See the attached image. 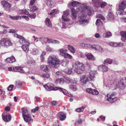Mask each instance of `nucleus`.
I'll use <instances>...</instances> for the list:
<instances>
[{
    "label": "nucleus",
    "mask_w": 126,
    "mask_h": 126,
    "mask_svg": "<svg viewBox=\"0 0 126 126\" xmlns=\"http://www.w3.org/2000/svg\"><path fill=\"white\" fill-rule=\"evenodd\" d=\"M47 62L52 67L57 68L59 66L60 63H61L63 66H66L69 63V61L65 59L60 61L57 58L56 56L51 55L48 58Z\"/></svg>",
    "instance_id": "f257e3e1"
},
{
    "label": "nucleus",
    "mask_w": 126,
    "mask_h": 126,
    "mask_svg": "<svg viewBox=\"0 0 126 126\" xmlns=\"http://www.w3.org/2000/svg\"><path fill=\"white\" fill-rule=\"evenodd\" d=\"M73 68L75 72L78 74H81L84 70L85 65L78 61H75L73 65Z\"/></svg>",
    "instance_id": "f03ea898"
},
{
    "label": "nucleus",
    "mask_w": 126,
    "mask_h": 126,
    "mask_svg": "<svg viewBox=\"0 0 126 126\" xmlns=\"http://www.w3.org/2000/svg\"><path fill=\"white\" fill-rule=\"evenodd\" d=\"M0 44L4 47H7L12 46L13 44L9 39L6 38L1 39Z\"/></svg>",
    "instance_id": "7ed1b4c3"
},
{
    "label": "nucleus",
    "mask_w": 126,
    "mask_h": 126,
    "mask_svg": "<svg viewBox=\"0 0 126 126\" xmlns=\"http://www.w3.org/2000/svg\"><path fill=\"white\" fill-rule=\"evenodd\" d=\"M29 12L25 9L20 10L19 11V13L21 15H28V16L31 18L34 19L35 18L36 15L35 13L31 14H29Z\"/></svg>",
    "instance_id": "20e7f679"
},
{
    "label": "nucleus",
    "mask_w": 126,
    "mask_h": 126,
    "mask_svg": "<svg viewBox=\"0 0 126 126\" xmlns=\"http://www.w3.org/2000/svg\"><path fill=\"white\" fill-rule=\"evenodd\" d=\"M14 36L16 38L20 39L19 42L21 44H26L27 43H29L22 36L19 35L16 33L14 34Z\"/></svg>",
    "instance_id": "39448f33"
},
{
    "label": "nucleus",
    "mask_w": 126,
    "mask_h": 126,
    "mask_svg": "<svg viewBox=\"0 0 126 126\" xmlns=\"http://www.w3.org/2000/svg\"><path fill=\"white\" fill-rule=\"evenodd\" d=\"M44 86L47 90L48 91H50L52 90H59L60 91H61L62 89V88L58 87H54L49 85L46 84L44 85Z\"/></svg>",
    "instance_id": "423d86ee"
},
{
    "label": "nucleus",
    "mask_w": 126,
    "mask_h": 126,
    "mask_svg": "<svg viewBox=\"0 0 126 126\" xmlns=\"http://www.w3.org/2000/svg\"><path fill=\"white\" fill-rule=\"evenodd\" d=\"M3 120L6 122H7L11 120V116L10 115L7 113H3L2 115Z\"/></svg>",
    "instance_id": "0eeeda50"
},
{
    "label": "nucleus",
    "mask_w": 126,
    "mask_h": 126,
    "mask_svg": "<svg viewBox=\"0 0 126 126\" xmlns=\"http://www.w3.org/2000/svg\"><path fill=\"white\" fill-rule=\"evenodd\" d=\"M126 7V1L123 0L119 5L118 11H123Z\"/></svg>",
    "instance_id": "6e6552de"
},
{
    "label": "nucleus",
    "mask_w": 126,
    "mask_h": 126,
    "mask_svg": "<svg viewBox=\"0 0 126 126\" xmlns=\"http://www.w3.org/2000/svg\"><path fill=\"white\" fill-rule=\"evenodd\" d=\"M87 92L92 94L93 95H97L99 93L95 89H92L91 88H88L86 89Z\"/></svg>",
    "instance_id": "1a4fd4ad"
},
{
    "label": "nucleus",
    "mask_w": 126,
    "mask_h": 126,
    "mask_svg": "<svg viewBox=\"0 0 126 126\" xmlns=\"http://www.w3.org/2000/svg\"><path fill=\"white\" fill-rule=\"evenodd\" d=\"M40 70L44 72H47L48 71L50 67L48 65H43L40 66Z\"/></svg>",
    "instance_id": "9d476101"
},
{
    "label": "nucleus",
    "mask_w": 126,
    "mask_h": 126,
    "mask_svg": "<svg viewBox=\"0 0 126 126\" xmlns=\"http://www.w3.org/2000/svg\"><path fill=\"white\" fill-rule=\"evenodd\" d=\"M25 121L26 122H32L33 119L31 118V115L29 114L23 117Z\"/></svg>",
    "instance_id": "9b49d317"
},
{
    "label": "nucleus",
    "mask_w": 126,
    "mask_h": 126,
    "mask_svg": "<svg viewBox=\"0 0 126 126\" xmlns=\"http://www.w3.org/2000/svg\"><path fill=\"white\" fill-rule=\"evenodd\" d=\"M97 74L96 72L95 71H90L89 72V77L90 79L91 80H93Z\"/></svg>",
    "instance_id": "f8f14e48"
},
{
    "label": "nucleus",
    "mask_w": 126,
    "mask_h": 126,
    "mask_svg": "<svg viewBox=\"0 0 126 126\" xmlns=\"http://www.w3.org/2000/svg\"><path fill=\"white\" fill-rule=\"evenodd\" d=\"M102 1L101 0H92V3L94 4V6L98 8L100 7L99 4Z\"/></svg>",
    "instance_id": "ddd939ff"
},
{
    "label": "nucleus",
    "mask_w": 126,
    "mask_h": 126,
    "mask_svg": "<svg viewBox=\"0 0 126 126\" xmlns=\"http://www.w3.org/2000/svg\"><path fill=\"white\" fill-rule=\"evenodd\" d=\"M1 3L3 7L9 8L11 7V5L10 3L5 0L2 1Z\"/></svg>",
    "instance_id": "4468645a"
},
{
    "label": "nucleus",
    "mask_w": 126,
    "mask_h": 126,
    "mask_svg": "<svg viewBox=\"0 0 126 126\" xmlns=\"http://www.w3.org/2000/svg\"><path fill=\"white\" fill-rule=\"evenodd\" d=\"M120 34L122 37L121 39L123 42H126V32L121 31Z\"/></svg>",
    "instance_id": "2eb2a0df"
},
{
    "label": "nucleus",
    "mask_w": 126,
    "mask_h": 126,
    "mask_svg": "<svg viewBox=\"0 0 126 126\" xmlns=\"http://www.w3.org/2000/svg\"><path fill=\"white\" fill-rule=\"evenodd\" d=\"M80 81L84 83H86L88 81V78L86 75H82L80 77Z\"/></svg>",
    "instance_id": "dca6fc26"
},
{
    "label": "nucleus",
    "mask_w": 126,
    "mask_h": 126,
    "mask_svg": "<svg viewBox=\"0 0 126 126\" xmlns=\"http://www.w3.org/2000/svg\"><path fill=\"white\" fill-rule=\"evenodd\" d=\"M14 71L19 72L21 73H24V71L22 67H14Z\"/></svg>",
    "instance_id": "f3484780"
},
{
    "label": "nucleus",
    "mask_w": 126,
    "mask_h": 126,
    "mask_svg": "<svg viewBox=\"0 0 126 126\" xmlns=\"http://www.w3.org/2000/svg\"><path fill=\"white\" fill-rule=\"evenodd\" d=\"M98 69L99 70L103 71H107L108 70V68L106 66L102 65L99 66Z\"/></svg>",
    "instance_id": "a211bd4d"
},
{
    "label": "nucleus",
    "mask_w": 126,
    "mask_h": 126,
    "mask_svg": "<svg viewBox=\"0 0 126 126\" xmlns=\"http://www.w3.org/2000/svg\"><path fill=\"white\" fill-rule=\"evenodd\" d=\"M29 43H27L26 44H23L21 46V47L22 49L26 52H28L29 51Z\"/></svg>",
    "instance_id": "6ab92c4d"
},
{
    "label": "nucleus",
    "mask_w": 126,
    "mask_h": 126,
    "mask_svg": "<svg viewBox=\"0 0 126 126\" xmlns=\"http://www.w3.org/2000/svg\"><path fill=\"white\" fill-rule=\"evenodd\" d=\"M80 25L82 26H84L85 25L87 24L88 23V21L87 19H80L78 21Z\"/></svg>",
    "instance_id": "aec40b11"
},
{
    "label": "nucleus",
    "mask_w": 126,
    "mask_h": 126,
    "mask_svg": "<svg viewBox=\"0 0 126 126\" xmlns=\"http://www.w3.org/2000/svg\"><path fill=\"white\" fill-rule=\"evenodd\" d=\"M16 59L14 56L7 58L6 59V61L7 63H12L16 61Z\"/></svg>",
    "instance_id": "412c9836"
},
{
    "label": "nucleus",
    "mask_w": 126,
    "mask_h": 126,
    "mask_svg": "<svg viewBox=\"0 0 126 126\" xmlns=\"http://www.w3.org/2000/svg\"><path fill=\"white\" fill-rule=\"evenodd\" d=\"M71 15L73 19H75L77 17L76 12L75 10L73 8L71 9Z\"/></svg>",
    "instance_id": "4be33fe9"
},
{
    "label": "nucleus",
    "mask_w": 126,
    "mask_h": 126,
    "mask_svg": "<svg viewBox=\"0 0 126 126\" xmlns=\"http://www.w3.org/2000/svg\"><path fill=\"white\" fill-rule=\"evenodd\" d=\"M114 16L111 13H109L107 16V18L108 20H111L114 19Z\"/></svg>",
    "instance_id": "5701e85b"
},
{
    "label": "nucleus",
    "mask_w": 126,
    "mask_h": 126,
    "mask_svg": "<svg viewBox=\"0 0 126 126\" xmlns=\"http://www.w3.org/2000/svg\"><path fill=\"white\" fill-rule=\"evenodd\" d=\"M88 59L90 60H95V58L93 55L90 53H89L86 55Z\"/></svg>",
    "instance_id": "b1692460"
},
{
    "label": "nucleus",
    "mask_w": 126,
    "mask_h": 126,
    "mask_svg": "<svg viewBox=\"0 0 126 126\" xmlns=\"http://www.w3.org/2000/svg\"><path fill=\"white\" fill-rule=\"evenodd\" d=\"M80 4V3L78 1H73L71 3L70 5H71L73 7H74L78 6Z\"/></svg>",
    "instance_id": "393cba45"
},
{
    "label": "nucleus",
    "mask_w": 126,
    "mask_h": 126,
    "mask_svg": "<svg viewBox=\"0 0 126 126\" xmlns=\"http://www.w3.org/2000/svg\"><path fill=\"white\" fill-rule=\"evenodd\" d=\"M59 113L60 115L59 117L61 121L64 120L66 118V115L64 114H63L62 112H59Z\"/></svg>",
    "instance_id": "a878e982"
},
{
    "label": "nucleus",
    "mask_w": 126,
    "mask_h": 126,
    "mask_svg": "<svg viewBox=\"0 0 126 126\" xmlns=\"http://www.w3.org/2000/svg\"><path fill=\"white\" fill-rule=\"evenodd\" d=\"M45 22L46 25L47 26L50 27L52 26V23L49 18H47L46 19Z\"/></svg>",
    "instance_id": "bb28decb"
},
{
    "label": "nucleus",
    "mask_w": 126,
    "mask_h": 126,
    "mask_svg": "<svg viewBox=\"0 0 126 126\" xmlns=\"http://www.w3.org/2000/svg\"><path fill=\"white\" fill-rule=\"evenodd\" d=\"M36 6L34 5H29V7L28 10L32 12H34L36 10Z\"/></svg>",
    "instance_id": "cd10ccee"
},
{
    "label": "nucleus",
    "mask_w": 126,
    "mask_h": 126,
    "mask_svg": "<svg viewBox=\"0 0 126 126\" xmlns=\"http://www.w3.org/2000/svg\"><path fill=\"white\" fill-rule=\"evenodd\" d=\"M68 48L72 53H74L75 52L76 50L75 48L72 46L69 45L68 46Z\"/></svg>",
    "instance_id": "c85d7f7f"
},
{
    "label": "nucleus",
    "mask_w": 126,
    "mask_h": 126,
    "mask_svg": "<svg viewBox=\"0 0 126 126\" xmlns=\"http://www.w3.org/2000/svg\"><path fill=\"white\" fill-rule=\"evenodd\" d=\"M72 70V68H66L64 70V71L67 74H70L71 73Z\"/></svg>",
    "instance_id": "c756f323"
},
{
    "label": "nucleus",
    "mask_w": 126,
    "mask_h": 126,
    "mask_svg": "<svg viewBox=\"0 0 126 126\" xmlns=\"http://www.w3.org/2000/svg\"><path fill=\"white\" fill-rule=\"evenodd\" d=\"M112 63V59H109L107 58L104 61L103 63L104 64H105L107 63H109V64H111Z\"/></svg>",
    "instance_id": "7c9ffc66"
},
{
    "label": "nucleus",
    "mask_w": 126,
    "mask_h": 126,
    "mask_svg": "<svg viewBox=\"0 0 126 126\" xmlns=\"http://www.w3.org/2000/svg\"><path fill=\"white\" fill-rule=\"evenodd\" d=\"M10 17L13 20H18V19H21V17L20 16H10Z\"/></svg>",
    "instance_id": "2f4dec72"
},
{
    "label": "nucleus",
    "mask_w": 126,
    "mask_h": 126,
    "mask_svg": "<svg viewBox=\"0 0 126 126\" xmlns=\"http://www.w3.org/2000/svg\"><path fill=\"white\" fill-rule=\"evenodd\" d=\"M22 110H23L22 111L23 117H24V116H25L29 114H28V111L27 110H24L23 108H22Z\"/></svg>",
    "instance_id": "473e14b6"
},
{
    "label": "nucleus",
    "mask_w": 126,
    "mask_h": 126,
    "mask_svg": "<svg viewBox=\"0 0 126 126\" xmlns=\"http://www.w3.org/2000/svg\"><path fill=\"white\" fill-rule=\"evenodd\" d=\"M63 56L65 58L70 59H71L72 57L70 54L66 52L64 53V55Z\"/></svg>",
    "instance_id": "72a5a7b5"
},
{
    "label": "nucleus",
    "mask_w": 126,
    "mask_h": 126,
    "mask_svg": "<svg viewBox=\"0 0 126 126\" xmlns=\"http://www.w3.org/2000/svg\"><path fill=\"white\" fill-rule=\"evenodd\" d=\"M118 99L117 97L112 98H108L107 100L110 102H113L116 101Z\"/></svg>",
    "instance_id": "f704fd0d"
},
{
    "label": "nucleus",
    "mask_w": 126,
    "mask_h": 126,
    "mask_svg": "<svg viewBox=\"0 0 126 126\" xmlns=\"http://www.w3.org/2000/svg\"><path fill=\"white\" fill-rule=\"evenodd\" d=\"M50 74L49 73H47L46 74H43L40 75V76L45 78H48L50 77Z\"/></svg>",
    "instance_id": "c9c22d12"
},
{
    "label": "nucleus",
    "mask_w": 126,
    "mask_h": 126,
    "mask_svg": "<svg viewBox=\"0 0 126 126\" xmlns=\"http://www.w3.org/2000/svg\"><path fill=\"white\" fill-rule=\"evenodd\" d=\"M87 45H88V47L92 48H93L95 50H96L97 47V45H91L89 44H88Z\"/></svg>",
    "instance_id": "e433bc0d"
},
{
    "label": "nucleus",
    "mask_w": 126,
    "mask_h": 126,
    "mask_svg": "<svg viewBox=\"0 0 126 126\" xmlns=\"http://www.w3.org/2000/svg\"><path fill=\"white\" fill-rule=\"evenodd\" d=\"M59 54L63 56L64 55L65 52L64 50L63 49H60L59 50Z\"/></svg>",
    "instance_id": "4c0bfd02"
},
{
    "label": "nucleus",
    "mask_w": 126,
    "mask_h": 126,
    "mask_svg": "<svg viewBox=\"0 0 126 126\" xmlns=\"http://www.w3.org/2000/svg\"><path fill=\"white\" fill-rule=\"evenodd\" d=\"M53 2L51 0H47V4L48 6L52 7V5Z\"/></svg>",
    "instance_id": "58836bf2"
},
{
    "label": "nucleus",
    "mask_w": 126,
    "mask_h": 126,
    "mask_svg": "<svg viewBox=\"0 0 126 126\" xmlns=\"http://www.w3.org/2000/svg\"><path fill=\"white\" fill-rule=\"evenodd\" d=\"M21 82L19 81H17L16 82V85L18 87H20L22 86Z\"/></svg>",
    "instance_id": "ea45409f"
},
{
    "label": "nucleus",
    "mask_w": 126,
    "mask_h": 126,
    "mask_svg": "<svg viewBox=\"0 0 126 126\" xmlns=\"http://www.w3.org/2000/svg\"><path fill=\"white\" fill-rule=\"evenodd\" d=\"M83 107L79 108H78L76 109V111L78 112H81L83 111Z\"/></svg>",
    "instance_id": "a19ab883"
},
{
    "label": "nucleus",
    "mask_w": 126,
    "mask_h": 126,
    "mask_svg": "<svg viewBox=\"0 0 126 126\" xmlns=\"http://www.w3.org/2000/svg\"><path fill=\"white\" fill-rule=\"evenodd\" d=\"M70 88L73 91H75L77 89L76 86L73 85H71L70 86Z\"/></svg>",
    "instance_id": "79ce46f5"
},
{
    "label": "nucleus",
    "mask_w": 126,
    "mask_h": 126,
    "mask_svg": "<svg viewBox=\"0 0 126 126\" xmlns=\"http://www.w3.org/2000/svg\"><path fill=\"white\" fill-rule=\"evenodd\" d=\"M87 7L86 5H82L81 6V9L82 11L84 12L87 9Z\"/></svg>",
    "instance_id": "37998d69"
},
{
    "label": "nucleus",
    "mask_w": 126,
    "mask_h": 126,
    "mask_svg": "<svg viewBox=\"0 0 126 126\" xmlns=\"http://www.w3.org/2000/svg\"><path fill=\"white\" fill-rule=\"evenodd\" d=\"M57 11L56 10L54 9L52 10L51 12L49 13V15L50 16H53L56 14L57 13Z\"/></svg>",
    "instance_id": "c03bdc74"
},
{
    "label": "nucleus",
    "mask_w": 126,
    "mask_h": 126,
    "mask_svg": "<svg viewBox=\"0 0 126 126\" xmlns=\"http://www.w3.org/2000/svg\"><path fill=\"white\" fill-rule=\"evenodd\" d=\"M100 4V5H99L100 6L101 8H103L107 4L105 2H102Z\"/></svg>",
    "instance_id": "a18cd8bd"
},
{
    "label": "nucleus",
    "mask_w": 126,
    "mask_h": 126,
    "mask_svg": "<svg viewBox=\"0 0 126 126\" xmlns=\"http://www.w3.org/2000/svg\"><path fill=\"white\" fill-rule=\"evenodd\" d=\"M101 23V20L99 19H97L96 21L95 24L97 26H98Z\"/></svg>",
    "instance_id": "49530a36"
},
{
    "label": "nucleus",
    "mask_w": 126,
    "mask_h": 126,
    "mask_svg": "<svg viewBox=\"0 0 126 126\" xmlns=\"http://www.w3.org/2000/svg\"><path fill=\"white\" fill-rule=\"evenodd\" d=\"M39 38V41H45L46 40V37H42Z\"/></svg>",
    "instance_id": "de8ad7c7"
},
{
    "label": "nucleus",
    "mask_w": 126,
    "mask_h": 126,
    "mask_svg": "<svg viewBox=\"0 0 126 126\" xmlns=\"http://www.w3.org/2000/svg\"><path fill=\"white\" fill-rule=\"evenodd\" d=\"M62 18L63 20L64 21L68 22L70 21V19L69 18H64V16L63 15L62 16Z\"/></svg>",
    "instance_id": "09e8293b"
},
{
    "label": "nucleus",
    "mask_w": 126,
    "mask_h": 126,
    "mask_svg": "<svg viewBox=\"0 0 126 126\" xmlns=\"http://www.w3.org/2000/svg\"><path fill=\"white\" fill-rule=\"evenodd\" d=\"M103 50V49L102 47L97 45L96 50H98L100 51H102Z\"/></svg>",
    "instance_id": "8fccbe9b"
},
{
    "label": "nucleus",
    "mask_w": 126,
    "mask_h": 126,
    "mask_svg": "<svg viewBox=\"0 0 126 126\" xmlns=\"http://www.w3.org/2000/svg\"><path fill=\"white\" fill-rule=\"evenodd\" d=\"M14 86L13 85H10L8 87L7 89L9 91H12L13 90V88Z\"/></svg>",
    "instance_id": "3c124183"
},
{
    "label": "nucleus",
    "mask_w": 126,
    "mask_h": 126,
    "mask_svg": "<svg viewBox=\"0 0 126 126\" xmlns=\"http://www.w3.org/2000/svg\"><path fill=\"white\" fill-rule=\"evenodd\" d=\"M62 88V90H61L60 91H62L63 93L65 95H67V96H68V94L67 93V91L64 89H63V88Z\"/></svg>",
    "instance_id": "603ef678"
},
{
    "label": "nucleus",
    "mask_w": 126,
    "mask_h": 126,
    "mask_svg": "<svg viewBox=\"0 0 126 126\" xmlns=\"http://www.w3.org/2000/svg\"><path fill=\"white\" fill-rule=\"evenodd\" d=\"M63 14L64 16L67 17L68 15H69V11L68 10L65 11L63 12Z\"/></svg>",
    "instance_id": "864d4df0"
},
{
    "label": "nucleus",
    "mask_w": 126,
    "mask_h": 126,
    "mask_svg": "<svg viewBox=\"0 0 126 126\" xmlns=\"http://www.w3.org/2000/svg\"><path fill=\"white\" fill-rule=\"evenodd\" d=\"M110 45L111 46L114 47L118 46L119 45L118 44L114 43H111Z\"/></svg>",
    "instance_id": "5fc2aeb1"
},
{
    "label": "nucleus",
    "mask_w": 126,
    "mask_h": 126,
    "mask_svg": "<svg viewBox=\"0 0 126 126\" xmlns=\"http://www.w3.org/2000/svg\"><path fill=\"white\" fill-rule=\"evenodd\" d=\"M39 109V107L38 106L36 107L34 109H33L32 110V111L33 112H35L36 111H37Z\"/></svg>",
    "instance_id": "6e6d98bb"
},
{
    "label": "nucleus",
    "mask_w": 126,
    "mask_h": 126,
    "mask_svg": "<svg viewBox=\"0 0 126 126\" xmlns=\"http://www.w3.org/2000/svg\"><path fill=\"white\" fill-rule=\"evenodd\" d=\"M57 104V102L56 101H53L51 102V104L52 106H55Z\"/></svg>",
    "instance_id": "4d7b16f0"
},
{
    "label": "nucleus",
    "mask_w": 126,
    "mask_h": 126,
    "mask_svg": "<svg viewBox=\"0 0 126 126\" xmlns=\"http://www.w3.org/2000/svg\"><path fill=\"white\" fill-rule=\"evenodd\" d=\"M56 74L57 75L59 76H62L63 75L62 73L59 71L57 72Z\"/></svg>",
    "instance_id": "13d9d810"
},
{
    "label": "nucleus",
    "mask_w": 126,
    "mask_h": 126,
    "mask_svg": "<svg viewBox=\"0 0 126 126\" xmlns=\"http://www.w3.org/2000/svg\"><path fill=\"white\" fill-rule=\"evenodd\" d=\"M46 49L47 51H51L52 50V48H51L49 46H47Z\"/></svg>",
    "instance_id": "bf43d9fd"
},
{
    "label": "nucleus",
    "mask_w": 126,
    "mask_h": 126,
    "mask_svg": "<svg viewBox=\"0 0 126 126\" xmlns=\"http://www.w3.org/2000/svg\"><path fill=\"white\" fill-rule=\"evenodd\" d=\"M50 42H52L54 44H59V42L57 40H54L52 41H51Z\"/></svg>",
    "instance_id": "052dcab7"
},
{
    "label": "nucleus",
    "mask_w": 126,
    "mask_h": 126,
    "mask_svg": "<svg viewBox=\"0 0 126 126\" xmlns=\"http://www.w3.org/2000/svg\"><path fill=\"white\" fill-rule=\"evenodd\" d=\"M62 80H63V79H57L56 80V82H57V83H61L62 81Z\"/></svg>",
    "instance_id": "680f3d73"
},
{
    "label": "nucleus",
    "mask_w": 126,
    "mask_h": 126,
    "mask_svg": "<svg viewBox=\"0 0 126 126\" xmlns=\"http://www.w3.org/2000/svg\"><path fill=\"white\" fill-rule=\"evenodd\" d=\"M21 17L22 18H25L27 20H28L29 19V18H28V16H22Z\"/></svg>",
    "instance_id": "e2e57ef3"
},
{
    "label": "nucleus",
    "mask_w": 126,
    "mask_h": 126,
    "mask_svg": "<svg viewBox=\"0 0 126 126\" xmlns=\"http://www.w3.org/2000/svg\"><path fill=\"white\" fill-rule=\"evenodd\" d=\"M98 17L101 18L103 20H104L105 19V17L103 16L100 15H98Z\"/></svg>",
    "instance_id": "0e129e2a"
},
{
    "label": "nucleus",
    "mask_w": 126,
    "mask_h": 126,
    "mask_svg": "<svg viewBox=\"0 0 126 126\" xmlns=\"http://www.w3.org/2000/svg\"><path fill=\"white\" fill-rule=\"evenodd\" d=\"M10 109V108L9 106H7L5 108V110L7 111H9Z\"/></svg>",
    "instance_id": "69168bd1"
},
{
    "label": "nucleus",
    "mask_w": 126,
    "mask_h": 126,
    "mask_svg": "<svg viewBox=\"0 0 126 126\" xmlns=\"http://www.w3.org/2000/svg\"><path fill=\"white\" fill-rule=\"evenodd\" d=\"M106 33L108 37H109L111 35V33L110 32H108Z\"/></svg>",
    "instance_id": "338daca9"
},
{
    "label": "nucleus",
    "mask_w": 126,
    "mask_h": 126,
    "mask_svg": "<svg viewBox=\"0 0 126 126\" xmlns=\"http://www.w3.org/2000/svg\"><path fill=\"white\" fill-rule=\"evenodd\" d=\"M87 12L88 15L89 16H91L92 14L91 11L90 9H88V10Z\"/></svg>",
    "instance_id": "774afa93"
}]
</instances>
